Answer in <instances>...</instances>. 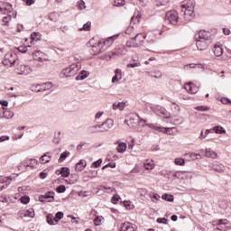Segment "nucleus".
Instances as JSON below:
<instances>
[{"instance_id": "1", "label": "nucleus", "mask_w": 231, "mask_h": 231, "mask_svg": "<svg viewBox=\"0 0 231 231\" xmlns=\"http://www.w3.org/2000/svg\"><path fill=\"white\" fill-rule=\"evenodd\" d=\"M118 39V34L109 37L107 40L98 41L97 43L91 45L89 52L91 55H98V53H102V48L106 46V44H109V42H113Z\"/></svg>"}, {"instance_id": "2", "label": "nucleus", "mask_w": 231, "mask_h": 231, "mask_svg": "<svg viewBox=\"0 0 231 231\" xmlns=\"http://www.w3.org/2000/svg\"><path fill=\"white\" fill-rule=\"evenodd\" d=\"M79 69H80V66L79 63H73L68 68H65L60 72L61 79H68V77H75L76 73H79Z\"/></svg>"}, {"instance_id": "3", "label": "nucleus", "mask_w": 231, "mask_h": 231, "mask_svg": "<svg viewBox=\"0 0 231 231\" xmlns=\"http://www.w3.org/2000/svg\"><path fill=\"white\" fill-rule=\"evenodd\" d=\"M17 62V54L16 53H6L3 60L4 66H14Z\"/></svg>"}, {"instance_id": "4", "label": "nucleus", "mask_w": 231, "mask_h": 231, "mask_svg": "<svg viewBox=\"0 0 231 231\" xmlns=\"http://www.w3.org/2000/svg\"><path fill=\"white\" fill-rule=\"evenodd\" d=\"M125 124H127L129 127H136L140 124V116L138 114L130 115L129 120H125Z\"/></svg>"}, {"instance_id": "5", "label": "nucleus", "mask_w": 231, "mask_h": 231, "mask_svg": "<svg viewBox=\"0 0 231 231\" xmlns=\"http://www.w3.org/2000/svg\"><path fill=\"white\" fill-rule=\"evenodd\" d=\"M33 69H32V67L24 64L18 65L15 69V73L17 75H30Z\"/></svg>"}, {"instance_id": "6", "label": "nucleus", "mask_w": 231, "mask_h": 231, "mask_svg": "<svg viewBox=\"0 0 231 231\" xmlns=\"http://www.w3.org/2000/svg\"><path fill=\"white\" fill-rule=\"evenodd\" d=\"M180 16H178V12L176 11H170L166 14V21L170 22L171 24L176 26L178 24V21Z\"/></svg>"}, {"instance_id": "7", "label": "nucleus", "mask_w": 231, "mask_h": 231, "mask_svg": "<svg viewBox=\"0 0 231 231\" xmlns=\"http://www.w3.org/2000/svg\"><path fill=\"white\" fill-rule=\"evenodd\" d=\"M140 33H137L134 38L128 40L126 42L127 48H140L142 44H143V41H141L139 43L136 42L138 37H140Z\"/></svg>"}, {"instance_id": "8", "label": "nucleus", "mask_w": 231, "mask_h": 231, "mask_svg": "<svg viewBox=\"0 0 231 231\" xmlns=\"http://www.w3.org/2000/svg\"><path fill=\"white\" fill-rule=\"evenodd\" d=\"M114 124L115 122L113 121V119L108 118L106 121H104L102 124H99V125L103 133H107V131H109L110 129H113Z\"/></svg>"}, {"instance_id": "9", "label": "nucleus", "mask_w": 231, "mask_h": 231, "mask_svg": "<svg viewBox=\"0 0 231 231\" xmlns=\"http://www.w3.org/2000/svg\"><path fill=\"white\" fill-rule=\"evenodd\" d=\"M210 32L205 30H201L195 34V40L210 41Z\"/></svg>"}, {"instance_id": "10", "label": "nucleus", "mask_w": 231, "mask_h": 231, "mask_svg": "<svg viewBox=\"0 0 231 231\" xmlns=\"http://www.w3.org/2000/svg\"><path fill=\"white\" fill-rule=\"evenodd\" d=\"M53 88L52 82H46L42 84L36 85V91L39 93L41 91H48V89H51Z\"/></svg>"}, {"instance_id": "11", "label": "nucleus", "mask_w": 231, "mask_h": 231, "mask_svg": "<svg viewBox=\"0 0 231 231\" xmlns=\"http://www.w3.org/2000/svg\"><path fill=\"white\" fill-rule=\"evenodd\" d=\"M12 10H14V8H12V5L8 2H4L0 6V14H10L12 13Z\"/></svg>"}, {"instance_id": "12", "label": "nucleus", "mask_w": 231, "mask_h": 231, "mask_svg": "<svg viewBox=\"0 0 231 231\" xmlns=\"http://www.w3.org/2000/svg\"><path fill=\"white\" fill-rule=\"evenodd\" d=\"M197 42V48L200 51H203V50H207L208 48V45L210 44V42L208 40H195Z\"/></svg>"}, {"instance_id": "13", "label": "nucleus", "mask_w": 231, "mask_h": 231, "mask_svg": "<svg viewBox=\"0 0 231 231\" xmlns=\"http://www.w3.org/2000/svg\"><path fill=\"white\" fill-rule=\"evenodd\" d=\"M196 6V2L191 1L190 5H188V8L184 12L185 17H194V8Z\"/></svg>"}, {"instance_id": "14", "label": "nucleus", "mask_w": 231, "mask_h": 231, "mask_svg": "<svg viewBox=\"0 0 231 231\" xmlns=\"http://www.w3.org/2000/svg\"><path fill=\"white\" fill-rule=\"evenodd\" d=\"M19 217H35V211L33 209L22 210L18 213Z\"/></svg>"}, {"instance_id": "15", "label": "nucleus", "mask_w": 231, "mask_h": 231, "mask_svg": "<svg viewBox=\"0 0 231 231\" xmlns=\"http://www.w3.org/2000/svg\"><path fill=\"white\" fill-rule=\"evenodd\" d=\"M127 53V49L125 46L121 47H116L113 51H112V56L115 57H120V55H125Z\"/></svg>"}, {"instance_id": "16", "label": "nucleus", "mask_w": 231, "mask_h": 231, "mask_svg": "<svg viewBox=\"0 0 231 231\" xmlns=\"http://www.w3.org/2000/svg\"><path fill=\"white\" fill-rule=\"evenodd\" d=\"M134 225L130 222L121 224L119 231H134Z\"/></svg>"}, {"instance_id": "17", "label": "nucleus", "mask_w": 231, "mask_h": 231, "mask_svg": "<svg viewBox=\"0 0 231 231\" xmlns=\"http://www.w3.org/2000/svg\"><path fill=\"white\" fill-rule=\"evenodd\" d=\"M210 167L213 171H216V172H225V166L217 162H213Z\"/></svg>"}, {"instance_id": "18", "label": "nucleus", "mask_w": 231, "mask_h": 231, "mask_svg": "<svg viewBox=\"0 0 231 231\" xmlns=\"http://www.w3.org/2000/svg\"><path fill=\"white\" fill-rule=\"evenodd\" d=\"M88 133H90V134H97V133H104L102 131L100 125H95L89 126L88 128Z\"/></svg>"}, {"instance_id": "19", "label": "nucleus", "mask_w": 231, "mask_h": 231, "mask_svg": "<svg viewBox=\"0 0 231 231\" xmlns=\"http://www.w3.org/2000/svg\"><path fill=\"white\" fill-rule=\"evenodd\" d=\"M51 161V153L50 152H45L41 158H40V163L44 165L45 163H50Z\"/></svg>"}, {"instance_id": "20", "label": "nucleus", "mask_w": 231, "mask_h": 231, "mask_svg": "<svg viewBox=\"0 0 231 231\" xmlns=\"http://www.w3.org/2000/svg\"><path fill=\"white\" fill-rule=\"evenodd\" d=\"M71 171L68 167H62L60 171H56V174H61L63 178H69Z\"/></svg>"}, {"instance_id": "21", "label": "nucleus", "mask_w": 231, "mask_h": 231, "mask_svg": "<svg viewBox=\"0 0 231 231\" xmlns=\"http://www.w3.org/2000/svg\"><path fill=\"white\" fill-rule=\"evenodd\" d=\"M88 165V162L86 160H80L78 163H76L75 171L77 172H81L83 169H86V166Z\"/></svg>"}, {"instance_id": "22", "label": "nucleus", "mask_w": 231, "mask_h": 231, "mask_svg": "<svg viewBox=\"0 0 231 231\" xmlns=\"http://www.w3.org/2000/svg\"><path fill=\"white\" fill-rule=\"evenodd\" d=\"M118 80H122V69H116L115 70V76L112 78V83L115 84L118 82Z\"/></svg>"}, {"instance_id": "23", "label": "nucleus", "mask_w": 231, "mask_h": 231, "mask_svg": "<svg viewBox=\"0 0 231 231\" xmlns=\"http://www.w3.org/2000/svg\"><path fill=\"white\" fill-rule=\"evenodd\" d=\"M185 89H187V91H189V93H191V95H195V93L198 91V87H196V85H194V83L189 82L187 84V87H185Z\"/></svg>"}, {"instance_id": "24", "label": "nucleus", "mask_w": 231, "mask_h": 231, "mask_svg": "<svg viewBox=\"0 0 231 231\" xmlns=\"http://www.w3.org/2000/svg\"><path fill=\"white\" fill-rule=\"evenodd\" d=\"M37 164H38V162L35 159H30L27 161H24V162L23 163V167H30L31 169H33V167H35V165Z\"/></svg>"}, {"instance_id": "25", "label": "nucleus", "mask_w": 231, "mask_h": 231, "mask_svg": "<svg viewBox=\"0 0 231 231\" xmlns=\"http://www.w3.org/2000/svg\"><path fill=\"white\" fill-rule=\"evenodd\" d=\"M213 51L216 57H221L223 55V47L220 44H216Z\"/></svg>"}, {"instance_id": "26", "label": "nucleus", "mask_w": 231, "mask_h": 231, "mask_svg": "<svg viewBox=\"0 0 231 231\" xmlns=\"http://www.w3.org/2000/svg\"><path fill=\"white\" fill-rule=\"evenodd\" d=\"M113 109L114 111H116V109H119V111H124V109H125V103L116 102L113 104Z\"/></svg>"}, {"instance_id": "27", "label": "nucleus", "mask_w": 231, "mask_h": 231, "mask_svg": "<svg viewBox=\"0 0 231 231\" xmlns=\"http://www.w3.org/2000/svg\"><path fill=\"white\" fill-rule=\"evenodd\" d=\"M88 77H89V72L81 70L76 77V80H85V79H88Z\"/></svg>"}, {"instance_id": "28", "label": "nucleus", "mask_w": 231, "mask_h": 231, "mask_svg": "<svg viewBox=\"0 0 231 231\" xmlns=\"http://www.w3.org/2000/svg\"><path fill=\"white\" fill-rule=\"evenodd\" d=\"M205 156L207 158L216 159V158H217V153L216 152L212 151L211 149H206L205 150Z\"/></svg>"}, {"instance_id": "29", "label": "nucleus", "mask_w": 231, "mask_h": 231, "mask_svg": "<svg viewBox=\"0 0 231 231\" xmlns=\"http://www.w3.org/2000/svg\"><path fill=\"white\" fill-rule=\"evenodd\" d=\"M210 131H215L216 134H225L226 133V130L219 125L214 126Z\"/></svg>"}, {"instance_id": "30", "label": "nucleus", "mask_w": 231, "mask_h": 231, "mask_svg": "<svg viewBox=\"0 0 231 231\" xmlns=\"http://www.w3.org/2000/svg\"><path fill=\"white\" fill-rule=\"evenodd\" d=\"M116 149L118 152H125L127 151V143H120Z\"/></svg>"}, {"instance_id": "31", "label": "nucleus", "mask_w": 231, "mask_h": 231, "mask_svg": "<svg viewBox=\"0 0 231 231\" xmlns=\"http://www.w3.org/2000/svg\"><path fill=\"white\" fill-rule=\"evenodd\" d=\"M12 177H0L1 183H5V187H8L12 183Z\"/></svg>"}, {"instance_id": "32", "label": "nucleus", "mask_w": 231, "mask_h": 231, "mask_svg": "<svg viewBox=\"0 0 231 231\" xmlns=\"http://www.w3.org/2000/svg\"><path fill=\"white\" fill-rule=\"evenodd\" d=\"M3 116H4V118H6L8 120L10 118H14L15 114H14V112L10 110H5L3 111Z\"/></svg>"}, {"instance_id": "33", "label": "nucleus", "mask_w": 231, "mask_h": 231, "mask_svg": "<svg viewBox=\"0 0 231 231\" xmlns=\"http://www.w3.org/2000/svg\"><path fill=\"white\" fill-rule=\"evenodd\" d=\"M174 129H176L175 127H163V132L164 134H170L171 136H174V134H176V133H174Z\"/></svg>"}, {"instance_id": "34", "label": "nucleus", "mask_w": 231, "mask_h": 231, "mask_svg": "<svg viewBox=\"0 0 231 231\" xmlns=\"http://www.w3.org/2000/svg\"><path fill=\"white\" fill-rule=\"evenodd\" d=\"M69 154L70 152L69 151H65L62 153H60V158L58 160L59 163H62V162H64V160H66V158H68Z\"/></svg>"}, {"instance_id": "35", "label": "nucleus", "mask_w": 231, "mask_h": 231, "mask_svg": "<svg viewBox=\"0 0 231 231\" xmlns=\"http://www.w3.org/2000/svg\"><path fill=\"white\" fill-rule=\"evenodd\" d=\"M46 219L48 225H57V223H55V217H53V214H48L46 216Z\"/></svg>"}, {"instance_id": "36", "label": "nucleus", "mask_w": 231, "mask_h": 231, "mask_svg": "<svg viewBox=\"0 0 231 231\" xmlns=\"http://www.w3.org/2000/svg\"><path fill=\"white\" fill-rule=\"evenodd\" d=\"M143 167L146 171H152V169H154V163H152V161L149 162V161H146L144 163H143Z\"/></svg>"}, {"instance_id": "37", "label": "nucleus", "mask_w": 231, "mask_h": 231, "mask_svg": "<svg viewBox=\"0 0 231 231\" xmlns=\"http://www.w3.org/2000/svg\"><path fill=\"white\" fill-rule=\"evenodd\" d=\"M171 110L173 113H180L181 111V108L176 102L171 103Z\"/></svg>"}, {"instance_id": "38", "label": "nucleus", "mask_w": 231, "mask_h": 231, "mask_svg": "<svg viewBox=\"0 0 231 231\" xmlns=\"http://www.w3.org/2000/svg\"><path fill=\"white\" fill-rule=\"evenodd\" d=\"M162 199H164V201H170L171 203H172V201H174V196L169 195L167 193L162 195Z\"/></svg>"}, {"instance_id": "39", "label": "nucleus", "mask_w": 231, "mask_h": 231, "mask_svg": "<svg viewBox=\"0 0 231 231\" xmlns=\"http://www.w3.org/2000/svg\"><path fill=\"white\" fill-rule=\"evenodd\" d=\"M62 217H64V213H62L61 211H59L58 213H56V216L54 217L55 223H59V221H60Z\"/></svg>"}, {"instance_id": "40", "label": "nucleus", "mask_w": 231, "mask_h": 231, "mask_svg": "<svg viewBox=\"0 0 231 231\" xmlns=\"http://www.w3.org/2000/svg\"><path fill=\"white\" fill-rule=\"evenodd\" d=\"M151 77H152L153 79H162V71L154 70L151 73Z\"/></svg>"}, {"instance_id": "41", "label": "nucleus", "mask_w": 231, "mask_h": 231, "mask_svg": "<svg viewBox=\"0 0 231 231\" xmlns=\"http://www.w3.org/2000/svg\"><path fill=\"white\" fill-rule=\"evenodd\" d=\"M157 115L159 116H163L164 118H167V110H165V108H160L158 111H157Z\"/></svg>"}, {"instance_id": "42", "label": "nucleus", "mask_w": 231, "mask_h": 231, "mask_svg": "<svg viewBox=\"0 0 231 231\" xmlns=\"http://www.w3.org/2000/svg\"><path fill=\"white\" fill-rule=\"evenodd\" d=\"M54 196H55V192H53V191H49V192H47V193H45V194L43 195V198H44L45 199H53Z\"/></svg>"}, {"instance_id": "43", "label": "nucleus", "mask_w": 231, "mask_h": 231, "mask_svg": "<svg viewBox=\"0 0 231 231\" xmlns=\"http://www.w3.org/2000/svg\"><path fill=\"white\" fill-rule=\"evenodd\" d=\"M140 19H142V15L137 14L136 16H133L131 19V24H136V23H140Z\"/></svg>"}, {"instance_id": "44", "label": "nucleus", "mask_w": 231, "mask_h": 231, "mask_svg": "<svg viewBox=\"0 0 231 231\" xmlns=\"http://www.w3.org/2000/svg\"><path fill=\"white\" fill-rule=\"evenodd\" d=\"M56 192H58V194H62L66 192V186L60 185L59 187L56 188Z\"/></svg>"}, {"instance_id": "45", "label": "nucleus", "mask_w": 231, "mask_h": 231, "mask_svg": "<svg viewBox=\"0 0 231 231\" xmlns=\"http://www.w3.org/2000/svg\"><path fill=\"white\" fill-rule=\"evenodd\" d=\"M196 111H209L210 107L207 106H199L197 107H195Z\"/></svg>"}, {"instance_id": "46", "label": "nucleus", "mask_w": 231, "mask_h": 231, "mask_svg": "<svg viewBox=\"0 0 231 231\" xmlns=\"http://www.w3.org/2000/svg\"><path fill=\"white\" fill-rule=\"evenodd\" d=\"M208 133H212V130H206L205 133L201 132L199 140H205L208 136Z\"/></svg>"}, {"instance_id": "47", "label": "nucleus", "mask_w": 231, "mask_h": 231, "mask_svg": "<svg viewBox=\"0 0 231 231\" xmlns=\"http://www.w3.org/2000/svg\"><path fill=\"white\" fill-rule=\"evenodd\" d=\"M39 37H41L39 32H32L31 34L32 42H33V41H39Z\"/></svg>"}, {"instance_id": "48", "label": "nucleus", "mask_w": 231, "mask_h": 231, "mask_svg": "<svg viewBox=\"0 0 231 231\" xmlns=\"http://www.w3.org/2000/svg\"><path fill=\"white\" fill-rule=\"evenodd\" d=\"M21 203H23V205H28V203H30V197L28 196H23L21 197Z\"/></svg>"}, {"instance_id": "49", "label": "nucleus", "mask_w": 231, "mask_h": 231, "mask_svg": "<svg viewBox=\"0 0 231 231\" xmlns=\"http://www.w3.org/2000/svg\"><path fill=\"white\" fill-rule=\"evenodd\" d=\"M118 201H120V195H114L111 199V202L114 205H116L118 203Z\"/></svg>"}, {"instance_id": "50", "label": "nucleus", "mask_w": 231, "mask_h": 231, "mask_svg": "<svg viewBox=\"0 0 231 231\" xmlns=\"http://www.w3.org/2000/svg\"><path fill=\"white\" fill-rule=\"evenodd\" d=\"M174 163L175 165H185V160L182 158H176Z\"/></svg>"}, {"instance_id": "51", "label": "nucleus", "mask_w": 231, "mask_h": 231, "mask_svg": "<svg viewBox=\"0 0 231 231\" xmlns=\"http://www.w3.org/2000/svg\"><path fill=\"white\" fill-rule=\"evenodd\" d=\"M102 165V159H98L97 161L94 162L91 167H95V169H98Z\"/></svg>"}, {"instance_id": "52", "label": "nucleus", "mask_w": 231, "mask_h": 231, "mask_svg": "<svg viewBox=\"0 0 231 231\" xmlns=\"http://www.w3.org/2000/svg\"><path fill=\"white\" fill-rule=\"evenodd\" d=\"M186 156H189V158H191V160H196L198 159V156L200 157L201 155L199 153L189 152V153H186Z\"/></svg>"}, {"instance_id": "53", "label": "nucleus", "mask_w": 231, "mask_h": 231, "mask_svg": "<svg viewBox=\"0 0 231 231\" xmlns=\"http://www.w3.org/2000/svg\"><path fill=\"white\" fill-rule=\"evenodd\" d=\"M125 5V1L124 0H115L114 6H124Z\"/></svg>"}, {"instance_id": "54", "label": "nucleus", "mask_w": 231, "mask_h": 231, "mask_svg": "<svg viewBox=\"0 0 231 231\" xmlns=\"http://www.w3.org/2000/svg\"><path fill=\"white\" fill-rule=\"evenodd\" d=\"M79 10H86V2L83 0H79L78 2Z\"/></svg>"}, {"instance_id": "55", "label": "nucleus", "mask_w": 231, "mask_h": 231, "mask_svg": "<svg viewBox=\"0 0 231 231\" xmlns=\"http://www.w3.org/2000/svg\"><path fill=\"white\" fill-rule=\"evenodd\" d=\"M91 29V22H88L83 25V27L80 30H85V32H88V30Z\"/></svg>"}, {"instance_id": "56", "label": "nucleus", "mask_w": 231, "mask_h": 231, "mask_svg": "<svg viewBox=\"0 0 231 231\" xmlns=\"http://www.w3.org/2000/svg\"><path fill=\"white\" fill-rule=\"evenodd\" d=\"M101 223H102V217H97L94 219V224L96 225V226H100Z\"/></svg>"}, {"instance_id": "57", "label": "nucleus", "mask_w": 231, "mask_h": 231, "mask_svg": "<svg viewBox=\"0 0 231 231\" xmlns=\"http://www.w3.org/2000/svg\"><path fill=\"white\" fill-rule=\"evenodd\" d=\"M140 66H142L140 62L127 64V68H140Z\"/></svg>"}, {"instance_id": "58", "label": "nucleus", "mask_w": 231, "mask_h": 231, "mask_svg": "<svg viewBox=\"0 0 231 231\" xmlns=\"http://www.w3.org/2000/svg\"><path fill=\"white\" fill-rule=\"evenodd\" d=\"M2 21L5 24H8V23L12 21V15H7V16L4 17Z\"/></svg>"}, {"instance_id": "59", "label": "nucleus", "mask_w": 231, "mask_h": 231, "mask_svg": "<svg viewBox=\"0 0 231 231\" xmlns=\"http://www.w3.org/2000/svg\"><path fill=\"white\" fill-rule=\"evenodd\" d=\"M107 167H110L111 169H115L116 167V163H108L102 167V170L105 171V169H107Z\"/></svg>"}, {"instance_id": "60", "label": "nucleus", "mask_w": 231, "mask_h": 231, "mask_svg": "<svg viewBox=\"0 0 231 231\" xmlns=\"http://www.w3.org/2000/svg\"><path fill=\"white\" fill-rule=\"evenodd\" d=\"M157 223H162L163 225H167V218L165 217H159L157 218Z\"/></svg>"}, {"instance_id": "61", "label": "nucleus", "mask_w": 231, "mask_h": 231, "mask_svg": "<svg viewBox=\"0 0 231 231\" xmlns=\"http://www.w3.org/2000/svg\"><path fill=\"white\" fill-rule=\"evenodd\" d=\"M133 32H134V28H133V26H130L126 29L125 33H126V35H131V33H133Z\"/></svg>"}, {"instance_id": "62", "label": "nucleus", "mask_w": 231, "mask_h": 231, "mask_svg": "<svg viewBox=\"0 0 231 231\" xmlns=\"http://www.w3.org/2000/svg\"><path fill=\"white\" fill-rule=\"evenodd\" d=\"M60 140H62L60 136H55L53 139V143H56L57 145H59V143H60Z\"/></svg>"}, {"instance_id": "63", "label": "nucleus", "mask_w": 231, "mask_h": 231, "mask_svg": "<svg viewBox=\"0 0 231 231\" xmlns=\"http://www.w3.org/2000/svg\"><path fill=\"white\" fill-rule=\"evenodd\" d=\"M6 140H10V136H8V135L0 136V143L6 142Z\"/></svg>"}, {"instance_id": "64", "label": "nucleus", "mask_w": 231, "mask_h": 231, "mask_svg": "<svg viewBox=\"0 0 231 231\" xmlns=\"http://www.w3.org/2000/svg\"><path fill=\"white\" fill-rule=\"evenodd\" d=\"M103 115H104V112H97L95 116V119L98 120Z\"/></svg>"}]
</instances>
